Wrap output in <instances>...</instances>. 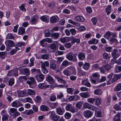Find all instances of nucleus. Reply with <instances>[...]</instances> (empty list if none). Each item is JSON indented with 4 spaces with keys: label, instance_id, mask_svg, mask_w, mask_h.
I'll list each match as a JSON object with an SVG mask.
<instances>
[{
    "label": "nucleus",
    "instance_id": "9",
    "mask_svg": "<svg viewBox=\"0 0 121 121\" xmlns=\"http://www.w3.org/2000/svg\"><path fill=\"white\" fill-rule=\"evenodd\" d=\"M11 105L12 107L17 108L23 106V104L19 102L18 100L15 101L13 102L11 104Z\"/></svg>",
    "mask_w": 121,
    "mask_h": 121
},
{
    "label": "nucleus",
    "instance_id": "19",
    "mask_svg": "<svg viewBox=\"0 0 121 121\" xmlns=\"http://www.w3.org/2000/svg\"><path fill=\"white\" fill-rule=\"evenodd\" d=\"M58 19V17L57 15L53 16L52 17L50 18L51 22L54 23L57 22Z\"/></svg>",
    "mask_w": 121,
    "mask_h": 121
},
{
    "label": "nucleus",
    "instance_id": "58",
    "mask_svg": "<svg viewBox=\"0 0 121 121\" xmlns=\"http://www.w3.org/2000/svg\"><path fill=\"white\" fill-rule=\"evenodd\" d=\"M41 68L42 71L44 74H46L48 72V70L46 67H41Z\"/></svg>",
    "mask_w": 121,
    "mask_h": 121
},
{
    "label": "nucleus",
    "instance_id": "7",
    "mask_svg": "<svg viewBox=\"0 0 121 121\" xmlns=\"http://www.w3.org/2000/svg\"><path fill=\"white\" fill-rule=\"evenodd\" d=\"M50 117L54 121H57L60 117V116L56 115L55 112H51Z\"/></svg>",
    "mask_w": 121,
    "mask_h": 121
},
{
    "label": "nucleus",
    "instance_id": "43",
    "mask_svg": "<svg viewBox=\"0 0 121 121\" xmlns=\"http://www.w3.org/2000/svg\"><path fill=\"white\" fill-rule=\"evenodd\" d=\"M12 93L11 92H9L7 94L8 96L6 98V99L9 102H10L12 100V98L10 97V96H12Z\"/></svg>",
    "mask_w": 121,
    "mask_h": 121
},
{
    "label": "nucleus",
    "instance_id": "21",
    "mask_svg": "<svg viewBox=\"0 0 121 121\" xmlns=\"http://www.w3.org/2000/svg\"><path fill=\"white\" fill-rule=\"evenodd\" d=\"M29 79L31 81H27L26 83L29 84L30 86H31L33 84V83H35L36 82L35 81L34 78L33 77H30L29 78Z\"/></svg>",
    "mask_w": 121,
    "mask_h": 121
},
{
    "label": "nucleus",
    "instance_id": "37",
    "mask_svg": "<svg viewBox=\"0 0 121 121\" xmlns=\"http://www.w3.org/2000/svg\"><path fill=\"white\" fill-rule=\"evenodd\" d=\"M78 74L79 76H84L85 75V72L83 71L81 69H79L78 70Z\"/></svg>",
    "mask_w": 121,
    "mask_h": 121
},
{
    "label": "nucleus",
    "instance_id": "6",
    "mask_svg": "<svg viewBox=\"0 0 121 121\" xmlns=\"http://www.w3.org/2000/svg\"><path fill=\"white\" fill-rule=\"evenodd\" d=\"M19 74H21L29 75L30 71L28 68H23L19 70Z\"/></svg>",
    "mask_w": 121,
    "mask_h": 121
},
{
    "label": "nucleus",
    "instance_id": "25",
    "mask_svg": "<svg viewBox=\"0 0 121 121\" xmlns=\"http://www.w3.org/2000/svg\"><path fill=\"white\" fill-rule=\"evenodd\" d=\"M100 75L98 73H93L91 75L92 78L98 80L99 78Z\"/></svg>",
    "mask_w": 121,
    "mask_h": 121
},
{
    "label": "nucleus",
    "instance_id": "14",
    "mask_svg": "<svg viewBox=\"0 0 121 121\" xmlns=\"http://www.w3.org/2000/svg\"><path fill=\"white\" fill-rule=\"evenodd\" d=\"M84 116L86 118H88L91 117L92 115L91 112L90 111L88 110L85 111L84 112Z\"/></svg>",
    "mask_w": 121,
    "mask_h": 121
},
{
    "label": "nucleus",
    "instance_id": "5",
    "mask_svg": "<svg viewBox=\"0 0 121 121\" xmlns=\"http://www.w3.org/2000/svg\"><path fill=\"white\" fill-rule=\"evenodd\" d=\"M38 16L35 15L31 17L30 21L29 23L31 25H35L37 23Z\"/></svg>",
    "mask_w": 121,
    "mask_h": 121
},
{
    "label": "nucleus",
    "instance_id": "13",
    "mask_svg": "<svg viewBox=\"0 0 121 121\" xmlns=\"http://www.w3.org/2000/svg\"><path fill=\"white\" fill-rule=\"evenodd\" d=\"M98 40L93 38L89 40L88 41V43L89 44H96L98 43Z\"/></svg>",
    "mask_w": 121,
    "mask_h": 121
},
{
    "label": "nucleus",
    "instance_id": "28",
    "mask_svg": "<svg viewBox=\"0 0 121 121\" xmlns=\"http://www.w3.org/2000/svg\"><path fill=\"white\" fill-rule=\"evenodd\" d=\"M121 90V83L117 84L114 89L115 91H117Z\"/></svg>",
    "mask_w": 121,
    "mask_h": 121
},
{
    "label": "nucleus",
    "instance_id": "50",
    "mask_svg": "<svg viewBox=\"0 0 121 121\" xmlns=\"http://www.w3.org/2000/svg\"><path fill=\"white\" fill-rule=\"evenodd\" d=\"M41 98L39 96L37 95L36 97L35 101L36 103H38L40 102L41 101Z\"/></svg>",
    "mask_w": 121,
    "mask_h": 121
},
{
    "label": "nucleus",
    "instance_id": "26",
    "mask_svg": "<svg viewBox=\"0 0 121 121\" xmlns=\"http://www.w3.org/2000/svg\"><path fill=\"white\" fill-rule=\"evenodd\" d=\"M94 93L95 95H100L102 94V92L100 89H97L94 91Z\"/></svg>",
    "mask_w": 121,
    "mask_h": 121
},
{
    "label": "nucleus",
    "instance_id": "47",
    "mask_svg": "<svg viewBox=\"0 0 121 121\" xmlns=\"http://www.w3.org/2000/svg\"><path fill=\"white\" fill-rule=\"evenodd\" d=\"M112 55L114 59H117L120 56V54L119 53H112Z\"/></svg>",
    "mask_w": 121,
    "mask_h": 121
},
{
    "label": "nucleus",
    "instance_id": "41",
    "mask_svg": "<svg viewBox=\"0 0 121 121\" xmlns=\"http://www.w3.org/2000/svg\"><path fill=\"white\" fill-rule=\"evenodd\" d=\"M113 74H111L107 76V78L108 79V81L107 82V83L108 84H109L112 83L111 78L112 77Z\"/></svg>",
    "mask_w": 121,
    "mask_h": 121
},
{
    "label": "nucleus",
    "instance_id": "38",
    "mask_svg": "<svg viewBox=\"0 0 121 121\" xmlns=\"http://www.w3.org/2000/svg\"><path fill=\"white\" fill-rule=\"evenodd\" d=\"M103 56L104 59L105 60H108L110 58V56L106 53H104L103 54Z\"/></svg>",
    "mask_w": 121,
    "mask_h": 121
},
{
    "label": "nucleus",
    "instance_id": "22",
    "mask_svg": "<svg viewBox=\"0 0 121 121\" xmlns=\"http://www.w3.org/2000/svg\"><path fill=\"white\" fill-rule=\"evenodd\" d=\"M54 77L56 79L58 82L61 83L65 84L66 82L65 80L62 78H59L56 75L54 76Z\"/></svg>",
    "mask_w": 121,
    "mask_h": 121
},
{
    "label": "nucleus",
    "instance_id": "23",
    "mask_svg": "<svg viewBox=\"0 0 121 121\" xmlns=\"http://www.w3.org/2000/svg\"><path fill=\"white\" fill-rule=\"evenodd\" d=\"M81 84L82 85H85L88 87H90L91 86L90 83L86 80L82 81Z\"/></svg>",
    "mask_w": 121,
    "mask_h": 121
},
{
    "label": "nucleus",
    "instance_id": "59",
    "mask_svg": "<svg viewBox=\"0 0 121 121\" xmlns=\"http://www.w3.org/2000/svg\"><path fill=\"white\" fill-rule=\"evenodd\" d=\"M111 6L110 5H108L106 8V12L107 14L108 15L111 12Z\"/></svg>",
    "mask_w": 121,
    "mask_h": 121
},
{
    "label": "nucleus",
    "instance_id": "62",
    "mask_svg": "<svg viewBox=\"0 0 121 121\" xmlns=\"http://www.w3.org/2000/svg\"><path fill=\"white\" fill-rule=\"evenodd\" d=\"M9 115L8 114L6 115H5L2 116V120L3 121H8V117Z\"/></svg>",
    "mask_w": 121,
    "mask_h": 121
},
{
    "label": "nucleus",
    "instance_id": "1",
    "mask_svg": "<svg viewBox=\"0 0 121 121\" xmlns=\"http://www.w3.org/2000/svg\"><path fill=\"white\" fill-rule=\"evenodd\" d=\"M77 54H74L72 52H69L66 56V58L69 60L73 62L77 61L76 56Z\"/></svg>",
    "mask_w": 121,
    "mask_h": 121
},
{
    "label": "nucleus",
    "instance_id": "44",
    "mask_svg": "<svg viewBox=\"0 0 121 121\" xmlns=\"http://www.w3.org/2000/svg\"><path fill=\"white\" fill-rule=\"evenodd\" d=\"M63 73L64 74L67 76H69L70 75V73L69 70L67 69H65L63 71Z\"/></svg>",
    "mask_w": 121,
    "mask_h": 121
},
{
    "label": "nucleus",
    "instance_id": "52",
    "mask_svg": "<svg viewBox=\"0 0 121 121\" xmlns=\"http://www.w3.org/2000/svg\"><path fill=\"white\" fill-rule=\"evenodd\" d=\"M56 6L55 4L54 3H49L48 5V7L51 9H52Z\"/></svg>",
    "mask_w": 121,
    "mask_h": 121
},
{
    "label": "nucleus",
    "instance_id": "57",
    "mask_svg": "<svg viewBox=\"0 0 121 121\" xmlns=\"http://www.w3.org/2000/svg\"><path fill=\"white\" fill-rule=\"evenodd\" d=\"M50 100L52 101H55L56 99V96L53 94L51 95L50 97Z\"/></svg>",
    "mask_w": 121,
    "mask_h": 121
},
{
    "label": "nucleus",
    "instance_id": "17",
    "mask_svg": "<svg viewBox=\"0 0 121 121\" xmlns=\"http://www.w3.org/2000/svg\"><path fill=\"white\" fill-rule=\"evenodd\" d=\"M78 59L81 60H83L85 58V54L83 52L80 53L78 55Z\"/></svg>",
    "mask_w": 121,
    "mask_h": 121
},
{
    "label": "nucleus",
    "instance_id": "48",
    "mask_svg": "<svg viewBox=\"0 0 121 121\" xmlns=\"http://www.w3.org/2000/svg\"><path fill=\"white\" fill-rule=\"evenodd\" d=\"M121 71V66H116L115 69V72L116 73H119Z\"/></svg>",
    "mask_w": 121,
    "mask_h": 121
},
{
    "label": "nucleus",
    "instance_id": "4",
    "mask_svg": "<svg viewBox=\"0 0 121 121\" xmlns=\"http://www.w3.org/2000/svg\"><path fill=\"white\" fill-rule=\"evenodd\" d=\"M65 108L67 111H69L73 113H74L76 112V109L74 108L73 106L70 104H69L65 106Z\"/></svg>",
    "mask_w": 121,
    "mask_h": 121
},
{
    "label": "nucleus",
    "instance_id": "45",
    "mask_svg": "<svg viewBox=\"0 0 121 121\" xmlns=\"http://www.w3.org/2000/svg\"><path fill=\"white\" fill-rule=\"evenodd\" d=\"M14 38V36L11 33L8 34L6 36V38L7 39H13Z\"/></svg>",
    "mask_w": 121,
    "mask_h": 121
},
{
    "label": "nucleus",
    "instance_id": "34",
    "mask_svg": "<svg viewBox=\"0 0 121 121\" xmlns=\"http://www.w3.org/2000/svg\"><path fill=\"white\" fill-rule=\"evenodd\" d=\"M80 95L82 98H87L90 97V95L87 92H84L80 94Z\"/></svg>",
    "mask_w": 121,
    "mask_h": 121
},
{
    "label": "nucleus",
    "instance_id": "64",
    "mask_svg": "<svg viewBox=\"0 0 121 121\" xmlns=\"http://www.w3.org/2000/svg\"><path fill=\"white\" fill-rule=\"evenodd\" d=\"M56 67V64L54 63L50 64V69L52 70H55Z\"/></svg>",
    "mask_w": 121,
    "mask_h": 121
},
{
    "label": "nucleus",
    "instance_id": "2",
    "mask_svg": "<svg viewBox=\"0 0 121 121\" xmlns=\"http://www.w3.org/2000/svg\"><path fill=\"white\" fill-rule=\"evenodd\" d=\"M16 108H11L9 112V114L13 117V118H15L17 117L20 115V113L17 111Z\"/></svg>",
    "mask_w": 121,
    "mask_h": 121
},
{
    "label": "nucleus",
    "instance_id": "40",
    "mask_svg": "<svg viewBox=\"0 0 121 121\" xmlns=\"http://www.w3.org/2000/svg\"><path fill=\"white\" fill-rule=\"evenodd\" d=\"M45 39H43L40 41L41 45L43 47H45L46 46L47 43L46 42Z\"/></svg>",
    "mask_w": 121,
    "mask_h": 121
},
{
    "label": "nucleus",
    "instance_id": "60",
    "mask_svg": "<svg viewBox=\"0 0 121 121\" xmlns=\"http://www.w3.org/2000/svg\"><path fill=\"white\" fill-rule=\"evenodd\" d=\"M14 83V79L11 78L9 81V84L10 86H12L13 85Z\"/></svg>",
    "mask_w": 121,
    "mask_h": 121
},
{
    "label": "nucleus",
    "instance_id": "51",
    "mask_svg": "<svg viewBox=\"0 0 121 121\" xmlns=\"http://www.w3.org/2000/svg\"><path fill=\"white\" fill-rule=\"evenodd\" d=\"M74 91L73 88L71 87L68 88H67V92L71 94H72L73 93V92Z\"/></svg>",
    "mask_w": 121,
    "mask_h": 121
},
{
    "label": "nucleus",
    "instance_id": "54",
    "mask_svg": "<svg viewBox=\"0 0 121 121\" xmlns=\"http://www.w3.org/2000/svg\"><path fill=\"white\" fill-rule=\"evenodd\" d=\"M95 104L97 105H99L101 104V99L100 98H97L95 99Z\"/></svg>",
    "mask_w": 121,
    "mask_h": 121
},
{
    "label": "nucleus",
    "instance_id": "61",
    "mask_svg": "<svg viewBox=\"0 0 121 121\" xmlns=\"http://www.w3.org/2000/svg\"><path fill=\"white\" fill-rule=\"evenodd\" d=\"M71 116V114L68 112H66L65 115V118L67 119H70Z\"/></svg>",
    "mask_w": 121,
    "mask_h": 121
},
{
    "label": "nucleus",
    "instance_id": "36",
    "mask_svg": "<svg viewBox=\"0 0 121 121\" xmlns=\"http://www.w3.org/2000/svg\"><path fill=\"white\" fill-rule=\"evenodd\" d=\"M49 108L48 106L45 105H42L40 107L41 110L43 111H47L48 110Z\"/></svg>",
    "mask_w": 121,
    "mask_h": 121
},
{
    "label": "nucleus",
    "instance_id": "8",
    "mask_svg": "<svg viewBox=\"0 0 121 121\" xmlns=\"http://www.w3.org/2000/svg\"><path fill=\"white\" fill-rule=\"evenodd\" d=\"M6 45L7 48H11L13 47L15 45V43L13 41L9 40L6 41Z\"/></svg>",
    "mask_w": 121,
    "mask_h": 121
},
{
    "label": "nucleus",
    "instance_id": "12",
    "mask_svg": "<svg viewBox=\"0 0 121 121\" xmlns=\"http://www.w3.org/2000/svg\"><path fill=\"white\" fill-rule=\"evenodd\" d=\"M36 79L38 82H41L43 81L44 79V76L42 74H41L39 75L35 76Z\"/></svg>",
    "mask_w": 121,
    "mask_h": 121
},
{
    "label": "nucleus",
    "instance_id": "20",
    "mask_svg": "<svg viewBox=\"0 0 121 121\" xmlns=\"http://www.w3.org/2000/svg\"><path fill=\"white\" fill-rule=\"evenodd\" d=\"M40 89H45L49 87V86L44 83H40L38 85Z\"/></svg>",
    "mask_w": 121,
    "mask_h": 121
},
{
    "label": "nucleus",
    "instance_id": "27",
    "mask_svg": "<svg viewBox=\"0 0 121 121\" xmlns=\"http://www.w3.org/2000/svg\"><path fill=\"white\" fill-rule=\"evenodd\" d=\"M27 93L28 95H33L35 94V92L34 90L31 89H27Z\"/></svg>",
    "mask_w": 121,
    "mask_h": 121
},
{
    "label": "nucleus",
    "instance_id": "30",
    "mask_svg": "<svg viewBox=\"0 0 121 121\" xmlns=\"http://www.w3.org/2000/svg\"><path fill=\"white\" fill-rule=\"evenodd\" d=\"M121 75L120 74H115L114 75L112 80L113 82H115L120 78Z\"/></svg>",
    "mask_w": 121,
    "mask_h": 121
},
{
    "label": "nucleus",
    "instance_id": "53",
    "mask_svg": "<svg viewBox=\"0 0 121 121\" xmlns=\"http://www.w3.org/2000/svg\"><path fill=\"white\" fill-rule=\"evenodd\" d=\"M91 105L87 102H86L83 104V107L85 108H88L89 109Z\"/></svg>",
    "mask_w": 121,
    "mask_h": 121
},
{
    "label": "nucleus",
    "instance_id": "42",
    "mask_svg": "<svg viewBox=\"0 0 121 121\" xmlns=\"http://www.w3.org/2000/svg\"><path fill=\"white\" fill-rule=\"evenodd\" d=\"M60 33H54L52 34V37L54 39H58L60 36Z\"/></svg>",
    "mask_w": 121,
    "mask_h": 121
},
{
    "label": "nucleus",
    "instance_id": "55",
    "mask_svg": "<svg viewBox=\"0 0 121 121\" xmlns=\"http://www.w3.org/2000/svg\"><path fill=\"white\" fill-rule=\"evenodd\" d=\"M70 63V62L68 61L67 60H65L63 62L61 65L65 66V67L69 65Z\"/></svg>",
    "mask_w": 121,
    "mask_h": 121
},
{
    "label": "nucleus",
    "instance_id": "49",
    "mask_svg": "<svg viewBox=\"0 0 121 121\" xmlns=\"http://www.w3.org/2000/svg\"><path fill=\"white\" fill-rule=\"evenodd\" d=\"M58 104V103L57 102L55 103H52L50 104V107L52 109L55 108Z\"/></svg>",
    "mask_w": 121,
    "mask_h": 121
},
{
    "label": "nucleus",
    "instance_id": "11",
    "mask_svg": "<svg viewBox=\"0 0 121 121\" xmlns=\"http://www.w3.org/2000/svg\"><path fill=\"white\" fill-rule=\"evenodd\" d=\"M74 20L76 21L83 22L85 20V18L82 16H75L74 17Z\"/></svg>",
    "mask_w": 121,
    "mask_h": 121
},
{
    "label": "nucleus",
    "instance_id": "31",
    "mask_svg": "<svg viewBox=\"0 0 121 121\" xmlns=\"http://www.w3.org/2000/svg\"><path fill=\"white\" fill-rule=\"evenodd\" d=\"M7 54V53L6 52H0V58L3 59H5Z\"/></svg>",
    "mask_w": 121,
    "mask_h": 121
},
{
    "label": "nucleus",
    "instance_id": "35",
    "mask_svg": "<svg viewBox=\"0 0 121 121\" xmlns=\"http://www.w3.org/2000/svg\"><path fill=\"white\" fill-rule=\"evenodd\" d=\"M111 35V32L109 31L106 32L104 35V38L108 39Z\"/></svg>",
    "mask_w": 121,
    "mask_h": 121
},
{
    "label": "nucleus",
    "instance_id": "24",
    "mask_svg": "<svg viewBox=\"0 0 121 121\" xmlns=\"http://www.w3.org/2000/svg\"><path fill=\"white\" fill-rule=\"evenodd\" d=\"M79 44L80 43V40L78 38H76L72 36V43L74 44L75 43Z\"/></svg>",
    "mask_w": 121,
    "mask_h": 121
},
{
    "label": "nucleus",
    "instance_id": "10",
    "mask_svg": "<svg viewBox=\"0 0 121 121\" xmlns=\"http://www.w3.org/2000/svg\"><path fill=\"white\" fill-rule=\"evenodd\" d=\"M68 69L71 74L76 75V70L75 68L73 66H71L67 68Z\"/></svg>",
    "mask_w": 121,
    "mask_h": 121
},
{
    "label": "nucleus",
    "instance_id": "46",
    "mask_svg": "<svg viewBox=\"0 0 121 121\" xmlns=\"http://www.w3.org/2000/svg\"><path fill=\"white\" fill-rule=\"evenodd\" d=\"M87 102L91 104H93L95 101V99L93 98H90L87 99Z\"/></svg>",
    "mask_w": 121,
    "mask_h": 121
},
{
    "label": "nucleus",
    "instance_id": "56",
    "mask_svg": "<svg viewBox=\"0 0 121 121\" xmlns=\"http://www.w3.org/2000/svg\"><path fill=\"white\" fill-rule=\"evenodd\" d=\"M117 41V39L115 38H111L110 39L109 42L111 44L113 43H116Z\"/></svg>",
    "mask_w": 121,
    "mask_h": 121
},
{
    "label": "nucleus",
    "instance_id": "15",
    "mask_svg": "<svg viewBox=\"0 0 121 121\" xmlns=\"http://www.w3.org/2000/svg\"><path fill=\"white\" fill-rule=\"evenodd\" d=\"M25 33V28L21 27L19 28L18 32V34L19 35H23Z\"/></svg>",
    "mask_w": 121,
    "mask_h": 121
},
{
    "label": "nucleus",
    "instance_id": "29",
    "mask_svg": "<svg viewBox=\"0 0 121 121\" xmlns=\"http://www.w3.org/2000/svg\"><path fill=\"white\" fill-rule=\"evenodd\" d=\"M41 64V67H46V66L48 67L49 66V62L48 61H45L44 62L42 61L40 62Z\"/></svg>",
    "mask_w": 121,
    "mask_h": 121
},
{
    "label": "nucleus",
    "instance_id": "39",
    "mask_svg": "<svg viewBox=\"0 0 121 121\" xmlns=\"http://www.w3.org/2000/svg\"><path fill=\"white\" fill-rule=\"evenodd\" d=\"M56 96L57 99H59L63 98L64 97V95L62 93L60 92L57 94Z\"/></svg>",
    "mask_w": 121,
    "mask_h": 121
},
{
    "label": "nucleus",
    "instance_id": "18",
    "mask_svg": "<svg viewBox=\"0 0 121 121\" xmlns=\"http://www.w3.org/2000/svg\"><path fill=\"white\" fill-rule=\"evenodd\" d=\"M56 111L57 114L60 115H62L64 112V111L62 110L60 107L56 108Z\"/></svg>",
    "mask_w": 121,
    "mask_h": 121
},
{
    "label": "nucleus",
    "instance_id": "63",
    "mask_svg": "<svg viewBox=\"0 0 121 121\" xmlns=\"http://www.w3.org/2000/svg\"><path fill=\"white\" fill-rule=\"evenodd\" d=\"M49 57V55L47 54H44L41 56L42 58L45 60L48 59Z\"/></svg>",
    "mask_w": 121,
    "mask_h": 121
},
{
    "label": "nucleus",
    "instance_id": "32",
    "mask_svg": "<svg viewBox=\"0 0 121 121\" xmlns=\"http://www.w3.org/2000/svg\"><path fill=\"white\" fill-rule=\"evenodd\" d=\"M90 66L89 63L86 62L83 65V68L84 69L87 70L89 69Z\"/></svg>",
    "mask_w": 121,
    "mask_h": 121
},
{
    "label": "nucleus",
    "instance_id": "3",
    "mask_svg": "<svg viewBox=\"0 0 121 121\" xmlns=\"http://www.w3.org/2000/svg\"><path fill=\"white\" fill-rule=\"evenodd\" d=\"M111 68V67L108 64L104 65L102 67H99V69L100 71V72L102 73H104L105 72H106L110 70Z\"/></svg>",
    "mask_w": 121,
    "mask_h": 121
},
{
    "label": "nucleus",
    "instance_id": "33",
    "mask_svg": "<svg viewBox=\"0 0 121 121\" xmlns=\"http://www.w3.org/2000/svg\"><path fill=\"white\" fill-rule=\"evenodd\" d=\"M83 101H81L76 103L75 105L76 107L78 109H80L83 104Z\"/></svg>",
    "mask_w": 121,
    "mask_h": 121
},
{
    "label": "nucleus",
    "instance_id": "16",
    "mask_svg": "<svg viewBox=\"0 0 121 121\" xmlns=\"http://www.w3.org/2000/svg\"><path fill=\"white\" fill-rule=\"evenodd\" d=\"M46 80L48 82L51 83H54L55 82L52 77L49 75H48L46 78Z\"/></svg>",
    "mask_w": 121,
    "mask_h": 121
}]
</instances>
